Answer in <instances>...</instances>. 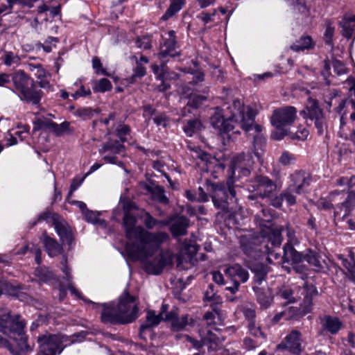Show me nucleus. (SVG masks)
Returning <instances> with one entry per match:
<instances>
[{
  "mask_svg": "<svg viewBox=\"0 0 355 355\" xmlns=\"http://www.w3.org/2000/svg\"><path fill=\"white\" fill-rule=\"evenodd\" d=\"M119 203L121 205L124 213H130L131 210L137 208L135 202L122 196L120 198Z\"/></svg>",
  "mask_w": 355,
  "mask_h": 355,
  "instance_id": "nucleus-56",
  "label": "nucleus"
},
{
  "mask_svg": "<svg viewBox=\"0 0 355 355\" xmlns=\"http://www.w3.org/2000/svg\"><path fill=\"white\" fill-rule=\"evenodd\" d=\"M29 69L34 73L37 80L42 79L44 77L50 76V74L42 67L41 64H29Z\"/></svg>",
  "mask_w": 355,
  "mask_h": 355,
  "instance_id": "nucleus-46",
  "label": "nucleus"
},
{
  "mask_svg": "<svg viewBox=\"0 0 355 355\" xmlns=\"http://www.w3.org/2000/svg\"><path fill=\"white\" fill-rule=\"evenodd\" d=\"M322 329L331 334H336L344 326L343 322L337 317L324 315L320 320Z\"/></svg>",
  "mask_w": 355,
  "mask_h": 355,
  "instance_id": "nucleus-19",
  "label": "nucleus"
},
{
  "mask_svg": "<svg viewBox=\"0 0 355 355\" xmlns=\"http://www.w3.org/2000/svg\"><path fill=\"white\" fill-rule=\"evenodd\" d=\"M131 59L135 60L137 66L133 69V72L130 78V83H132L135 81L136 78H142L146 73V69L143 66L142 63H140L136 55H132Z\"/></svg>",
  "mask_w": 355,
  "mask_h": 355,
  "instance_id": "nucleus-37",
  "label": "nucleus"
},
{
  "mask_svg": "<svg viewBox=\"0 0 355 355\" xmlns=\"http://www.w3.org/2000/svg\"><path fill=\"white\" fill-rule=\"evenodd\" d=\"M175 34L174 31H168L162 35L164 42L160 46V52L159 53L160 58L164 59L168 56L174 58L176 55H180V53L176 51Z\"/></svg>",
  "mask_w": 355,
  "mask_h": 355,
  "instance_id": "nucleus-14",
  "label": "nucleus"
},
{
  "mask_svg": "<svg viewBox=\"0 0 355 355\" xmlns=\"http://www.w3.org/2000/svg\"><path fill=\"white\" fill-rule=\"evenodd\" d=\"M331 66H332L334 73L338 76L347 73V69L344 63L338 60L334 59L332 61Z\"/></svg>",
  "mask_w": 355,
  "mask_h": 355,
  "instance_id": "nucleus-53",
  "label": "nucleus"
},
{
  "mask_svg": "<svg viewBox=\"0 0 355 355\" xmlns=\"http://www.w3.org/2000/svg\"><path fill=\"white\" fill-rule=\"evenodd\" d=\"M345 191H338L335 190L332 192H331L328 198L323 200L321 202L320 206L324 209H334L335 208V205L336 202L340 200H342L345 196Z\"/></svg>",
  "mask_w": 355,
  "mask_h": 355,
  "instance_id": "nucleus-29",
  "label": "nucleus"
},
{
  "mask_svg": "<svg viewBox=\"0 0 355 355\" xmlns=\"http://www.w3.org/2000/svg\"><path fill=\"white\" fill-rule=\"evenodd\" d=\"M161 245L159 244L155 250L146 254L137 253V246L128 245L125 249L132 259L141 260L144 270L148 273L159 275L166 266L171 264L173 261L172 254L169 252H159Z\"/></svg>",
  "mask_w": 355,
  "mask_h": 355,
  "instance_id": "nucleus-6",
  "label": "nucleus"
},
{
  "mask_svg": "<svg viewBox=\"0 0 355 355\" xmlns=\"http://www.w3.org/2000/svg\"><path fill=\"white\" fill-rule=\"evenodd\" d=\"M225 273L233 281L237 277L243 283L246 282L249 278L248 270L237 263L227 267Z\"/></svg>",
  "mask_w": 355,
  "mask_h": 355,
  "instance_id": "nucleus-21",
  "label": "nucleus"
},
{
  "mask_svg": "<svg viewBox=\"0 0 355 355\" xmlns=\"http://www.w3.org/2000/svg\"><path fill=\"white\" fill-rule=\"evenodd\" d=\"M200 336L202 338L205 345H209V349L216 350L222 345L223 339L213 333L211 329L200 331Z\"/></svg>",
  "mask_w": 355,
  "mask_h": 355,
  "instance_id": "nucleus-22",
  "label": "nucleus"
},
{
  "mask_svg": "<svg viewBox=\"0 0 355 355\" xmlns=\"http://www.w3.org/2000/svg\"><path fill=\"white\" fill-rule=\"evenodd\" d=\"M304 259L307 261L310 266L315 267L316 270H320L322 268L318 253L313 250H309L304 255Z\"/></svg>",
  "mask_w": 355,
  "mask_h": 355,
  "instance_id": "nucleus-39",
  "label": "nucleus"
},
{
  "mask_svg": "<svg viewBox=\"0 0 355 355\" xmlns=\"http://www.w3.org/2000/svg\"><path fill=\"white\" fill-rule=\"evenodd\" d=\"M296 118L297 110L293 106H285L274 110L270 117V123L276 128V130L272 132V138L281 140L288 135V127L293 123Z\"/></svg>",
  "mask_w": 355,
  "mask_h": 355,
  "instance_id": "nucleus-8",
  "label": "nucleus"
},
{
  "mask_svg": "<svg viewBox=\"0 0 355 355\" xmlns=\"http://www.w3.org/2000/svg\"><path fill=\"white\" fill-rule=\"evenodd\" d=\"M137 47L143 49H150L151 48V40L148 37H139L136 41Z\"/></svg>",
  "mask_w": 355,
  "mask_h": 355,
  "instance_id": "nucleus-64",
  "label": "nucleus"
},
{
  "mask_svg": "<svg viewBox=\"0 0 355 355\" xmlns=\"http://www.w3.org/2000/svg\"><path fill=\"white\" fill-rule=\"evenodd\" d=\"M208 187L214 205L223 211H227L230 205L236 204V191L230 185L210 183Z\"/></svg>",
  "mask_w": 355,
  "mask_h": 355,
  "instance_id": "nucleus-10",
  "label": "nucleus"
},
{
  "mask_svg": "<svg viewBox=\"0 0 355 355\" xmlns=\"http://www.w3.org/2000/svg\"><path fill=\"white\" fill-rule=\"evenodd\" d=\"M112 85L111 82L107 78H101L98 82H96L93 87L94 92L104 93L111 90Z\"/></svg>",
  "mask_w": 355,
  "mask_h": 355,
  "instance_id": "nucleus-42",
  "label": "nucleus"
},
{
  "mask_svg": "<svg viewBox=\"0 0 355 355\" xmlns=\"http://www.w3.org/2000/svg\"><path fill=\"white\" fill-rule=\"evenodd\" d=\"M261 212L254 216V221L260 227L261 236L268 239L274 247H279L282 242V227L270 221L269 210L262 209Z\"/></svg>",
  "mask_w": 355,
  "mask_h": 355,
  "instance_id": "nucleus-9",
  "label": "nucleus"
},
{
  "mask_svg": "<svg viewBox=\"0 0 355 355\" xmlns=\"http://www.w3.org/2000/svg\"><path fill=\"white\" fill-rule=\"evenodd\" d=\"M137 218L130 213H124L123 226L125 236L129 240H135L130 246H137V253L146 254L155 250L159 244H162L169 239V235L164 232H151L141 226H136Z\"/></svg>",
  "mask_w": 355,
  "mask_h": 355,
  "instance_id": "nucleus-2",
  "label": "nucleus"
},
{
  "mask_svg": "<svg viewBox=\"0 0 355 355\" xmlns=\"http://www.w3.org/2000/svg\"><path fill=\"white\" fill-rule=\"evenodd\" d=\"M309 134V130L306 128L299 127L298 130L295 133H289L288 135L292 139H297L304 141Z\"/></svg>",
  "mask_w": 355,
  "mask_h": 355,
  "instance_id": "nucleus-54",
  "label": "nucleus"
},
{
  "mask_svg": "<svg viewBox=\"0 0 355 355\" xmlns=\"http://www.w3.org/2000/svg\"><path fill=\"white\" fill-rule=\"evenodd\" d=\"M343 266L348 270L353 279H355V259L354 255L343 259Z\"/></svg>",
  "mask_w": 355,
  "mask_h": 355,
  "instance_id": "nucleus-48",
  "label": "nucleus"
},
{
  "mask_svg": "<svg viewBox=\"0 0 355 355\" xmlns=\"http://www.w3.org/2000/svg\"><path fill=\"white\" fill-rule=\"evenodd\" d=\"M302 334L299 331L293 330L277 346V349H288L293 354H299L302 351Z\"/></svg>",
  "mask_w": 355,
  "mask_h": 355,
  "instance_id": "nucleus-13",
  "label": "nucleus"
},
{
  "mask_svg": "<svg viewBox=\"0 0 355 355\" xmlns=\"http://www.w3.org/2000/svg\"><path fill=\"white\" fill-rule=\"evenodd\" d=\"M152 68L154 73L157 75V78L162 81V84L159 86V90L165 91L168 89L169 85H166L164 80L166 78V72L159 73V67L157 65H153Z\"/></svg>",
  "mask_w": 355,
  "mask_h": 355,
  "instance_id": "nucleus-57",
  "label": "nucleus"
},
{
  "mask_svg": "<svg viewBox=\"0 0 355 355\" xmlns=\"http://www.w3.org/2000/svg\"><path fill=\"white\" fill-rule=\"evenodd\" d=\"M232 164L234 173L237 172L239 175L248 176L250 173L254 161L250 154L243 153L233 158Z\"/></svg>",
  "mask_w": 355,
  "mask_h": 355,
  "instance_id": "nucleus-15",
  "label": "nucleus"
},
{
  "mask_svg": "<svg viewBox=\"0 0 355 355\" xmlns=\"http://www.w3.org/2000/svg\"><path fill=\"white\" fill-rule=\"evenodd\" d=\"M295 157L293 154L291 153L288 151L282 152V155L279 157V162L284 165L287 166L291 164H293L295 161Z\"/></svg>",
  "mask_w": 355,
  "mask_h": 355,
  "instance_id": "nucleus-50",
  "label": "nucleus"
},
{
  "mask_svg": "<svg viewBox=\"0 0 355 355\" xmlns=\"http://www.w3.org/2000/svg\"><path fill=\"white\" fill-rule=\"evenodd\" d=\"M137 298L131 295L127 289L119 297L116 306L104 305L101 320L105 323L125 324L132 322L139 316Z\"/></svg>",
  "mask_w": 355,
  "mask_h": 355,
  "instance_id": "nucleus-3",
  "label": "nucleus"
},
{
  "mask_svg": "<svg viewBox=\"0 0 355 355\" xmlns=\"http://www.w3.org/2000/svg\"><path fill=\"white\" fill-rule=\"evenodd\" d=\"M285 261H291L293 264L299 263L304 259V255L295 250L293 245L286 243L284 247V257Z\"/></svg>",
  "mask_w": 355,
  "mask_h": 355,
  "instance_id": "nucleus-28",
  "label": "nucleus"
},
{
  "mask_svg": "<svg viewBox=\"0 0 355 355\" xmlns=\"http://www.w3.org/2000/svg\"><path fill=\"white\" fill-rule=\"evenodd\" d=\"M330 69H331V64L328 60H325L324 61V67L321 71V75L323 76L327 85H329L331 84V80H329L330 76Z\"/></svg>",
  "mask_w": 355,
  "mask_h": 355,
  "instance_id": "nucleus-63",
  "label": "nucleus"
},
{
  "mask_svg": "<svg viewBox=\"0 0 355 355\" xmlns=\"http://www.w3.org/2000/svg\"><path fill=\"white\" fill-rule=\"evenodd\" d=\"M35 275L39 280L44 283H47L54 277V275L47 268H37L35 270Z\"/></svg>",
  "mask_w": 355,
  "mask_h": 355,
  "instance_id": "nucleus-40",
  "label": "nucleus"
},
{
  "mask_svg": "<svg viewBox=\"0 0 355 355\" xmlns=\"http://www.w3.org/2000/svg\"><path fill=\"white\" fill-rule=\"evenodd\" d=\"M62 270L66 275V280L67 282V288L71 291V293L80 297V293L74 288L72 282V276L71 275L70 268L67 265V259H64L62 261Z\"/></svg>",
  "mask_w": 355,
  "mask_h": 355,
  "instance_id": "nucleus-38",
  "label": "nucleus"
},
{
  "mask_svg": "<svg viewBox=\"0 0 355 355\" xmlns=\"http://www.w3.org/2000/svg\"><path fill=\"white\" fill-rule=\"evenodd\" d=\"M123 148V146L119 144L118 142L107 143L105 144L103 146V147L99 150V153L101 154H103L109 151L113 154H117L119 153Z\"/></svg>",
  "mask_w": 355,
  "mask_h": 355,
  "instance_id": "nucleus-43",
  "label": "nucleus"
},
{
  "mask_svg": "<svg viewBox=\"0 0 355 355\" xmlns=\"http://www.w3.org/2000/svg\"><path fill=\"white\" fill-rule=\"evenodd\" d=\"M241 248L244 253L252 258H256L259 256V252L261 250L258 248V246L255 245L254 239H242Z\"/></svg>",
  "mask_w": 355,
  "mask_h": 355,
  "instance_id": "nucleus-30",
  "label": "nucleus"
},
{
  "mask_svg": "<svg viewBox=\"0 0 355 355\" xmlns=\"http://www.w3.org/2000/svg\"><path fill=\"white\" fill-rule=\"evenodd\" d=\"M284 268L288 272H291V270H293L296 273L302 275V279L304 278V275H306V271L307 270L306 267L304 265L300 264V263L293 264L292 268H289L286 266H284Z\"/></svg>",
  "mask_w": 355,
  "mask_h": 355,
  "instance_id": "nucleus-60",
  "label": "nucleus"
},
{
  "mask_svg": "<svg viewBox=\"0 0 355 355\" xmlns=\"http://www.w3.org/2000/svg\"><path fill=\"white\" fill-rule=\"evenodd\" d=\"M248 189L256 192L259 196L263 198L268 197L276 190V184L267 176L257 175L250 181Z\"/></svg>",
  "mask_w": 355,
  "mask_h": 355,
  "instance_id": "nucleus-11",
  "label": "nucleus"
},
{
  "mask_svg": "<svg viewBox=\"0 0 355 355\" xmlns=\"http://www.w3.org/2000/svg\"><path fill=\"white\" fill-rule=\"evenodd\" d=\"M203 125L198 119L189 120L183 127L184 132L188 137L193 136L195 133L201 131Z\"/></svg>",
  "mask_w": 355,
  "mask_h": 355,
  "instance_id": "nucleus-35",
  "label": "nucleus"
},
{
  "mask_svg": "<svg viewBox=\"0 0 355 355\" xmlns=\"http://www.w3.org/2000/svg\"><path fill=\"white\" fill-rule=\"evenodd\" d=\"M190 220L186 216L178 217L170 227V231L175 237L185 235L189 226Z\"/></svg>",
  "mask_w": 355,
  "mask_h": 355,
  "instance_id": "nucleus-20",
  "label": "nucleus"
},
{
  "mask_svg": "<svg viewBox=\"0 0 355 355\" xmlns=\"http://www.w3.org/2000/svg\"><path fill=\"white\" fill-rule=\"evenodd\" d=\"M204 300L214 303L220 300V297L217 295L213 284H209L207 290L205 292Z\"/></svg>",
  "mask_w": 355,
  "mask_h": 355,
  "instance_id": "nucleus-45",
  "label": "nucleus"
},
{
  "mask_svg": "<svg viewBox=\"0 0 355 355\" xmlns=\"http://www.w3.org/2000/svg\"><path fill=\"white\" fill-rule=\"evenodd\" d=\"M252 270L254 272V282L260 285L266 276V272L263 266H259L257 268H254Z\"/></svg>",
  "mask_w": 355,
  "mask_h": 355,
  "instance_id": "nucleus-55",
  "label": "nucleus"
},
{
  "mask_svg": "<svg viewBox=\"0 0 355 355\" xmlns=\"http://www.w3.org/2000/svg\"><path fill=\"white\" fill-rule=\"evenodd\" d=\"M87 334L81 331L73 334L70 338V343H80L85 340ZM69 338L65 336L46 334L37 337L39 352L37 355H56L62 353Z\"/></svg>",
  "mask_w": 355,
  "mask_h": 355,
  "instance_id": "nucleus-7",
  "label": "nucleus"
},
{
  "mask_svg": "<svg viewBox=\"0 0 355 355\" xmlns=\"http://www.w3.org/2000/svg\"><path fill=\"white\" fill-rule=\"evenodd\" d=\"M164 320L171 322V329L174 331H182L189 324L187 315L180 318L175 311L167 312Z\"/></svg>",
  "mask_w": 355,
  "mask_h": 355,
  "instance_id": "nucleus-18",
  "label": "nucleus"
},
{
  "mask_svg": "<svg viewBox=\"0 0 355 355\" xmlns=\"http://www.w3.org/2000/svg\"><path fill=\"white\" fill-rule=\"evenodd\" d=\"M257 299L262 308L267 309L272 302V297L268 291H264L259 288L254 287Z\"/></svg>",
  "mask_w": 355,
  "mask_h": 355,
  "instance_id": "nucleus-34",
  "label": "nucleus"
},
{
  "mask_svg": "<svg viewBox=\"0 0 355 355\" xmlns=\"http://www.w3.org/2000/svg\"><path fill=\"white\" fill-rule=\"evenodd\" d=\"M191 150L193 152L192 157L193 158L199 159L201 161L205 162L207 164L208 163L211 164L210 160L212 158L209 154L205 153L199 148H193Z\"/></svg>",
  "mask_w": 355,
  "mask_h": 355,
  "instance_id": "nucleus-47",
  "label": "nucleus"
},
{
  "mask_svg": "<svg viewBox=\"0 0 355 355\" xmlns=\"http://www.w3.org/2000/svg\"><path fill=\"white\" fill-rule=\"evenodd\" d=\"M304 288L306 292L305 300L310 303L311 302L312 297L318 294V291L316 288L311 284H305Z\"/></svg>",
  "mask_w": 355,
  "mask_h": 355,
  "instance_id": "nucleus-59",
  "label": "nucleus"
},
{
  "mask_svg": "<svg viewBox=\"0 0 355 355\" xmlns=\"http://www.w3.org/2000/svg\"><path fill=\"white\" fill-rule=\"evenodd\" d=\"M205 100V98L202 96L193 94L189 98L187 105L193 108L198 107L202 102Z\"/></svg>",
  "mask_w": 355,
  "mask_h": 355,
  "instance_id": "nucleus-58",
  "label": "nucleus"
},
{
  "mask_svg": "<svg viewBox=\"0 0 355 355\" xmlns=\"http://www.w3.org/2000/svg\"><path fill=\"white\" fill-rule=\"evenodd\" d=\"M20 58L12 51H5L3 62L7 67L18 66L20 64Z\"/></svg>",
  "mask_w": 355,
  "mask_h": 355,
  "instance_id": "nucleus-41",
  "label": "nucleus"
},
{
  "mask_svg": "<svg viewBox=\"0 0 355 355\" xmlns=\"http://www.w3.org/2000/svg\"><path fill=\"white\" fill-rule=\"evenodd\" d=\"M292 193L295 192L290 190L289 187H288V188L281 193L283 200H285L289 205H293L296 202L295 197Z\"/></svg>",
  "mask_w": 355,
  "mask_h": 355,
  "instance_id": "nucleus-61",
  "label": "nucleus"
},
{
  "mask_svg": "<svg viewBox=\"0 0 355 355\" xmlns=\"http://www.w3.org/2000/svg\"><path fill=\"white\" fill-rule=\"evenodd\" d=\"M168 306L163 304L162 306L161 311L158 315H156L155 311H150L146 315V321L145 324L141 325L140 334L144 333L146 330L157 326L159 324L161 320H164L165 314L167 313Z\"/></svg>",
  "mask_w": 355,
  "mask_h": 355,
  "instance_id": "nucleus-17",
  "label": "nucleus"
},
{
  "mask_svg": "<svg viewBox=\"0 0 355 355\" xmlns=\"http://www.w3.org/2000/svg\"><path fill=\"white\" fill-rule=\"evenodd\" d=\"M276 296L280 300H284V304H293L296 302V298L293 295V291L291 288L288 286H283L278 289Z\"/></svg>",
  "mask_w": 355,
  "mask_h": 355,
  "instance_id": "nucleus-31",
  "label": "nucleus"
},
{
  "mask_svg": "<svg viewBox=\"0 0 355 355\" xmlns=\"http://www.w3.org/2000/svg\"><path fill=\"white\" fill-rule=\"evenodd\" d=\"M343 198L336 202L334 208V216L343 219L348 216L355 207V191L349 190L345 191Z\"/></svg>",
  "mask_w": 355,
  "mask_h": 355,
  "instance_id": "nucleus-12",
  "label": "nucleus"
},
{
  "mask_svg": "<svg viewBox=\"0 0 355 355\" xmlns=\"http://www.w3.org/2000/svg\"><path fill=\"white\" fill-rule=\"evenodd\" d=\"M54 227L60 240L69 246L71 245L73 238L69 227L62 222L54 221Z\"/></svg>",
  "mask_w": 355,
  "mask_h": 355,
  "instance_id": "nucleus-25",
  "label": "nucleus"
},
{
  "mask_svg": "<svg viewBox=\"0 0 355 355\" xmlns=\"http://www.w3.org/2000/svg\"><path fill=\"white\" fill-rule=\"evenodd\" d=\"M300 114L302 115L305 119H312L317 116L319 117L323 114V113L318 106V103L317 101L311 98H309L305 110L302 111Z\"/></svg>",
  "mask_w": 355,
  "mask_h": 355,
  "instance_id": "nucleus-26",
  "label": "nucleus"
},
{
  "mask_svg": "<svg viewBox=\"0 0 355 355\" xmlns=\"http://www.w3.org/2000/svg\"><path fill=\"white\" fill-rule=\"evenodd\" d=\"M95 112V110L91 107H81L78 108L75 112V115L82 118L83 120L91 119Z\"/></svg>",
  "mask_w": 355,
  "mask_h": 355,
  "instance_id": "nucleus-51",
  "label": "nucleus"
},
{
  "mask_svg": "<svg viewBox=\"0 0 355 355\" xmlns=\"http://www.w3.org/2000/svg\"><path fill=\"white\" fill-rule=\"evenodd\" d=\"M339 24L342 27V35L347 38L352 37L355 28V15H345Z\"/></svg>",
  "mask_w": 355,
  "mask_h": 355,
  "instance_id": "nucleus-27",
  "label": "nucleus"
},
{
  "mask_svg": "<svg viewBox=\"0 0 355 355\" xmlns=\"http://www.w3.org/2000/svg\"><path fill=\"white\" fill-rule=\"evenodd\" d=\"M353 101V99L348 98L343 100L340 102L338 107L336 108V111L339 114H341L340 121L343 122V116L346 114L347 111H349V102Z\"/></svg>",
  "mask_w": 355,
  "mask_h": 355,
  "instance_id": "nucleus-49",
  "label": "nucleus"
},
{
  "mask_svg": "<svg viewBox=\"0 0 355 355\" xmlns=\"http://www.w3.org/2000/svg\"><path fill=\"white\" fill-rule=\"evenodd\" d=\"M140 218L143 220L145 227L148 230H152L155 227H163L168 225L170 221L165 220H157L148 211L143 210L140 215Z\"/></svg>",
  "mask_w": 355,
  "mask_h": 355,
  "instance_id": "nucleus-23",
  "label": "nucleus"
},
{
  "mask_svg": "<svg viewBox=\"0 0 355 355\" xmlns=\"http://www.w3.org/2000/svg\"><path fill=\"white\" fill-rule=\"evenodd\" d=\"M314 44L310 36H303L300 40L296 41L295 43L291 46V49L296 52L304 51L309 50L313 47Z\"/></svg>",
  "mask_w": 355,
  "mask_h": 355,
  "instance_id": "nucleus-32",
  "label": "nucleus"
},
{
  "mask_svg": "<svg viewBox=\"0 0 355 355\" xmlns=\"http://www.w3.org/2000/svg\"><path fill=\"white\" fill-rule=\"evenodd\" d=\"M249 332L251 335L257 338H265L263 332L260 327L257 325L254 321L248 322V324Z\"/></svg>",
  "mask_w": 355,
  "mask_h": 355,
  "instance_id": "nucleus-52",
  "label": "nucleus"
},
{
  "mask_svg": "<svg viewBox=\"0 0 355 355\" xmlns=\"http://www.w3.org/2000/svg\"><path fill=\"white\" fill-rule=\"evenodd\" d=\"M12 87L11 90L21 101L33 105H39L43 96V92L37 89L35 81L24 70L12 73Z\"/></svg>",
  "mask_w": 355,
  "mask_h": 355,
  "instance_id": "nucleus-5",
  "label": "nucleus"
},
{
  "mask_svg": "<svg viewBox=\"0 0 355 355\" xmlns=\"http://www.w3.org/2000/svg\"><path fill=\"white\" fill-rule=\"evenodd\" d=\"M84 217L85 220L92 223H99L100 225H103L105 227L106 223L105 220L100 219L98 218V214L96 212H94L92 210L87 209L84 214Z\"/></svg>",
  "mask_w": 355,
  "mask_h": 355,
  "instance_id": "nucleus-44",
  "label": "nucleus"
},
{
  "mask_svg": "<svg viewBox=\"0 0 355 355\" xmlns=\"http://www.w3.org/2000/svg\"><path fill=\"white\" fill-rule=\"evenodd\" d=\"M291 183L288 185L289 189L295 193L300 194L304 191L311 181L309 173L304 171H295L290 175Z\"/></svg>",
  "mask_w": 355,
  "mask_h": 355,
  "instance_id": "nucleus-16",
  "label": "nucleus"
},
{
  "mask_svg": "<svg viewBox=\"0 0 355 355\" xmlns=\"http://www.w3.org/2000/svg\"><path fill=\"white\" fill-rule=\"evenodd\" d=\"M146 190L152 194V197L154 200L164 204H167L168 202V198L166 196L165 191L163 187L160 186L151 187L146 185Z\"/></svg>",
  "mask_w": 355,
  "mask_h": 355,
  "instance_id": "nucleus-33",
  "label": "nucleus"
},
{
  "mask_svg": "<svg viewBox=\"0 0 355 355\" xmlns=\"http://www.w3.org/2000/svg\"><path fill=\"white\" fill-rule=\"evenodd\" d=\"M26 323L19 320V317L11 318L10 311L0 308V331L3 334H12L11 338L17 342V347L21 353L31 352L34 344L29 343L28 336L24 334V329Z\"/></svg>",
  "mask_w": 355,
  "mask_h": 355,
  "instance_id": "nucleus-4",
  "label": "nucleus"
},
{
  "mask_svg": "<svg viewBox=\"0 0 355 355\" xmlns=\"http://www.w3.org/2000/svg\"><path fill=\"white\" fill-rule=\"evenodd\" d=\"M227 109L230 113V116L227 118H225L219 113H216L211 116L212 126L220 132L233 131L234 133H239V128L245 132L254 130L257 135L254 136L252 150L259 162L262 163L266 141L261 133L262 126L254 124L257 111L251 107H245L239 99H234Z\"/></svg>",
  "mask_w": 355,
  "mask_h": 355,
  "instance_id": "nucleus-1",
  "label": "nucleus"
},
{
  "mask_svg": "<svg viewBox=\"0 0 355 355\" xmlns=\"http://www.w3.org/2000/svg\"><path fill=\"white\" fill-rule=\"evenodd\" d=\"M311 121H314L315 125L318 130V132L319 135H322L324 133V129L326 128L324 119L323 114L320 116L319 117H315L312 119Z\"/></svg>",
  "mask_w": 355,
  "mask_h": 355,
  "instance_id": "nucleus-62",
  "label": "nucleus"
},
{
  "mask_svg": "<svg viewBox=\"0 0 355 355\" xmlns=\"http://www.w3.org/2000/svg\"><path fill=\"white\" fill-rule=\"evenodd\" d=\"M43 237L45 250L49 257H56L62 253V247L55 239L49 237L46 233L43 234Z\"/></svg>",
  "mask_w": 355,
  "mask_h": 355,
  "instance_id": "nucleus-24",
  "label": "nucleus"
},
{
  "mask_svg": "<svg viewBox=\"0 0 355 355\" xmlns=\"http://www.w3.org/2000/svg\"><path fill=\"white\" fill-rule=\"evenodd\" d=\"M184 3V0H171L170 6L162 17V19L166 21L173 17L176 12L182 9Z\"/></svg>",
  "mask_w": 355,
  "mask_h": 355,
  "instance_id": "nucleus-36",
  "label": "nucleus"
}]
</instances>
